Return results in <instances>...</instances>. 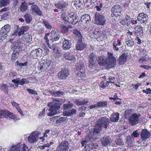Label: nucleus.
<instances>
[{
	"instance_id": "49",
	"label": "nucleus",
	"mask_w": 151,
	"mask_h": 151,
	"mask_svg": "<svg viewBox=\"0 0 151 151\" xmlns=\"http://www.w3.org/2000/svg\"><path fill=\"white\" fill-rule=\"evenodd\" d=\"M126 43L128 47H132L134 45V42L132 39L126 41Z\"/></svg>"
},
{
	"instance_id": "63",
	"label": "nucleus",
	"mask_w": 151,
	"mask_h": 151,
	"mask_svg": "<svg viewBox=\"0 0 151 151\" xmlns=\"http://www.w3.org/2000/svg\"><path fill=\"white\" fill-rule=\"evenodd\" d=\"M66 119V118L65 117H61L58 120L57 119L56 120V123H57V122H58V123H62L63 122L65 121Z\"/></svg>"
},
{
	"instance_id": "16",
	"label": "nucleus",
	"mask_w": 151,
	"mask_h": 151,
	"mask_svg": "<svg viewBox=\"0 0 151 151\" xmlns=\"http://www.w3.org/2000/svg\"><path fill=\"white\" fill-rule=\"evenodd\" d=\"M127 55L126 53H123L118 59V63L119 65H124L127 61Z\"/></svg>"
},
{
	"instance_id": "62",
	"label": "nucleus",
	"mask_w": 151,
	"mask_h": 151,
	"mask_svg": "<svg viewBox=\"0 0 151 151\" xmlns=\"http://www.w3.org/2000/svg\"><path fill=\"white\" fill-rule=\"evenodd\" d=\"M127 126L126 125L125 123H120L119 127L120 130H122L127 128Z\"/></svg>"
},
{
	"instance_id": "4",
	"label": "nucleus",
	"mask_w": 151,
	"mask_h": 151,
	"mask_svg": "<svg viewBox=\"0 0 151 151\" xmlns=\"http://www.w3.org/2000/svg\"><path fill=\"white\" fill-rule=\"evenodd\" d=\"M106 19L103 15L99 13H96L95 15V24L98 25L104 26L106 24Z\"/></svg>"
},
{
	"instance_id": "14",
	"label": "nucleus",
	"mask_w": 151,
	"mask_h": 151,
	"mask_svg": "<svg viewBox=\"0 0 151 151\" xmlns=\"http://www.w3.org/2000/svg\"><path fill=\"white\" fill-rule=\"evenodd\" d=\"M51 63L49 60H47L43 63H42L39 67V69L41 72H45L48 69Z\"/></svg>"
},
{
	"instance_id": "9",
	"label": "nucleus",
	"mask_w": 151,
	"mask_h": 151,
	"mask_svg": "<svg viewBox=\"0 0 151 151\" xmlns=\"http://www.w3.org/2000/svg\"><path fill=\"white\" fill-rule=\"evenodd\" d=\"M70 75L69 70L66 68H62L59 72L58 77L60 80H65Z\"/></svg>"
},
{
	"instance_id": "24",
	"label": "nucleus",
	"mask_w": 151,
	"mask_h": 151,
	"mask_svg": "<svg viewBox=\"0 0 151 151\" xmlns=\"http://www.w3.org/2000/svg\"><path fill=\"white\" fill-rule=\"evenodd\" d=\"M22 40L24 42H30L32 40V36L28 33L24 34L22 38Z\"/></svg>"
},
{
	"instance_id": "6",
	"label": "nucleus",
	"mask_w": 151,
	"mask_h": 151,
	"mask_svg": "<svg viewBox=\"0 0 151 151\" xmlns=\"http://www.w3.org/2000/svg\"><path fill=\"white\" fill-rule=\"evenodd\" d=\"M107 126V123H97L96 126L94 129L92 136L93 138L97 139L98 138L96 137L99 136V134L101 130V127L106 128Z\"/></svg>"
},
{
	"instance_id": "58",
	"label": "nucleus",
	"mask_w": 151,
	"mask_h": 151,
	"mask_svg": "<svg viewBox=\"0 0 151 151\" xmlns=\"http://www.w3.org/2000/svg\"><path fill=\"white\" fill-rule=\"evenodd\" d=\"M61 54L60 51L57 49L54 54V56L55 58H60L61 56Z\"/></svg>"
},
{
	"instance_id": "64",
	"label": "nucleus",
	"mask_w": 151,
	"mask_h": 151,
	"mask_svg": "<svg viewBox=\"0 0 151 151\" xmlns=\"http://www.w3.org/2000/svg\"><path fill=\"white\" fill-rule=\"evenodd\" d=\"M135 41L136 43L138 45H140L142 43V40L138 36L136 37L135 39Z\"/></svg>"
},
{
	"instance_id": "34",
	"label": "nucleus",
	"mask_w": 151,
	"mask_h": 151,
	"mask_svg": "<svg viewBox=\"0 0 151 151\" xmlns=\"http://www.w3.org/2000/svg\"><path fill=\"white\" fill-rule=\"evenodd\" d=\"M135 29L136 35L138 36L142 34L143 28L142 27L139 26H137L135 28Z\"/></svg>"
},
{
	"instance_id": "47",
	"label": "nucleus",
	"mask_w": 151,
	"mask_h": 151,
	"mask_svg": "<svg viewBox=\"0 0 151 151\" xmlns=\"http://www.w3.org/2000/svg\"><path fill=\"white\" fill-rule=\"evenodd\" d=\"M82 3L80 2L79 0L75 2L74 4V5L75 6L76 9H81L82 8Z\"/></svg>"
},
{
	"instance_id": "7",
	"label": "nucleus",
	"mask_w": 151,
	"mask_h": 151,
	"mask_svg": "<svg viewBox=\"0 0 151 151\" xmlns=\"http://www.w3.org/2000/svg\"><path fill=\"white\" fill-rule=\"evenodd\" d=\"M122 7L119 5H116L114 6L111 9V16L112 17L115 18L120 16H121Z\"/></svg>"
},
{
	"instance_id": "32",
	"label": "nucleus",
	"mask_w": 151,
	"mask_h": 151,
	"mask_svg": "<svg viewBox=\"0 0 151 151\" xmlns=\"http://www.w3.org/2000/svg\"><path fill=\"white\" fill-rule=\"evenodd\" d=\"M9 86L5 84H2L0 86V89L1 91L6 94H8L9 91Z\"/></svg>"
},
{
	"instance_id": "54",
	"label": "nucleus",
	"mask_w": 151,
	"mask_h": 151,
	"mask_svg": "<svg viewBox=\"0 0 151 151\" xmlns=\"http://www.w3.org/2000/svg\"><path fill=\"white\" fill-rule=\"evenodd\" d=\"M36 50L35 49L32 51L30 53V56L33 58H37V55Z\"/></svg>"
},
{
	"instance_id": "52",
	"label": "nucleus",
	"mask_w": 151,
	"mask_h": 151,
	"mask_svg": "<svg viewBox=\"0 0 151 151\" xmlns=\"http://www.w3.org/2000/svg\"><path fill=\"white\" fill-rule=\"evenodd\" d=\"M61 31L62 32L64 33H66L68 30V27L64 25H62L61 26Z\"/></svg>"
},
{
	"instance_id": "18",
	"label": "nucleus",
	"mask_w": 151,
	"mask_h": 151,
	"mask_svg": "<svg viewBox=\"0 0 151 151\" xmlns=\"http://www.w3.org/2000/svg\"><path fill=\"white\" fill-rule=\"evenodd\" d=\"M10 30V26L9 24L5 25L2 27L0 32V34L1 37L6 35L9 32Z\"/></svg>"
},
{
	"instance_id": "31",
	"label": "nucleus",
	"mask_w": 151,
	"mask_h": 151,
	"mask_svg": "<svg viewBox=\"0 0 151 151\" xmlns=\"http://www.w3.org/2000/svg\"><path fill=\"white\" fill-rule=\"evenodd\" d=\"M19 52L17 50V49H15L12 53L11 57V60L12 62L14 61L18 57Z\"/></svg>"
},
{
	"instance_id": "36",
	"label": "nucleus",
	"mask_w": 151,
	"mask_h": 151,
	"mask_svg": "<svg viewBox=\"0 0 151 151\" xmlns=\"http://www.w3.org/2000/svg\"><path fill=\"white\" fill-rule=\"evenodd\" d=\"M77 78L79 80L81 79L85 78L86 77V75L85 73V70H83V71H79L77 73Z\"/></svg>"
},
{
	"instance_id": "23",
	"label": "nucleus",
	"mask_w": 151,
	"mask_h": 151,
	"mask_svg": "<svg viewBox=\"0 0 151 151\" xmlns=\"http://www.w3.org/2000/svg\"><path fill=\"white\" fill-rule=\"evenodd\" d=\"M131 18L130 16L127 15L126 16L124 19H122L120 22L121 24L123 25H127L129 26L130 25V21H131Z\"/></svg>"
},
{
	"instance_id": "43",
	"label": "nucleus",
	"mask_w": 151,
	"mask_h": 151,
	"mask_svg": "<svg viewBox=\"0 0 151 151\" xmlns=\"http://www.w3.org/2000/svg\"><path fill=\"white\" fill-rule=\"evenodd\" d=\"M50 35V33H46L45 34L44 37V39L46 40V44L47 45L48 47L50 48H51V46L49 43V40L48 39V36H49Z\"/></svg>"
},
{
	"instance_id": "46",
	"label": "nucleus",
	"mask_w": 151,
	"mask_h": 151,
	"mask_svg": "<svg viewBox=\"0 0 151 151\" xmlns=\"http://www.w3.org/2000/svg\"><path fill=\"white\" fill-rule=\"evenodd\" d=\"M97 2V0H90V4H87L86 5V7L88 8V9H90L91 8H92L93 6V3L95 5H96V3Z\"/></svg>"
},
{
	"instance_id": "2",
	"label": "nucleus",
	"mask_w": 151,
	"mask_h": 151,
	"mask_svg": "<svg viewBox=\"0 0 151 151\" xmlns=\"http://www.w3.org/2000/svg\"><path fill=\"white\" fill-rule=\"evenodd\" d=\"M48 106L49 107V109H47L46 111L48 110L49 112L47 113V115L49 116H52L56 114L57 113V111L60 108L59 105V101L57 102L54 101L49 103Z\"/></svg>"
},
{
	"instance_id": "48",
	"label": "nucleus",
	"mask_w": 151,
	"mask_h": 151,
	"mask_svg": "<svg viewBox=\"0 0 151 151\" xmlns=\"http://www.w3.org/2000/svg\"><path fill=\"white\" fill-rule=\"evenodd\" d=\"M88 103V101L82 100V101H78L76 102V104L78 106L85 105Z\"/></svg>"
},
{
	"instance_id": "20",
	"label": "nucleus",
	"mask_w": 151,
	"mask_h": 151,
	"mask_svg": "<svg viewBox=\"0 0 151 151\" xmlns=\"http://www.w3.org/2000/svg\"><path fill=\"white\" fill-rule=\"evenodd\" d=\"M140 116L139 114H137L136 113H133L129 117V120L130 123H138L139 117Z\"/></svg>"
},
{
	"instance_id": "57",
	"label": "nucleus",
	"mask_w": 151,
	"mask_h": 151,
	"mask_svg": "<svg viewBox=\"0 0 151 151\" xmlns=\"http://www.w3.org/2000/svg\"><path fill=\"white\" fill-rule=\"evenodd\" d=\"M45 108H44L42 111L40 112L39 115L38 117L41 119L44 117L45 115Z\"/></svg>"
},
{
	"instance_id": "12",
	"label": "nucleus",
	"mask_w": 151,
	"mask_h": 151,
	"mask_svg": "<svg viewBox=\"0 0 151 151\" xmlns=\"http://www.w3.org/2000/svg\"><path fill=\"white\" fill-rule=\"evenodd\" d=\"M89 67L91 69L95 68L96 66V55L93 53H91L88 56Z\"/></svg>"
},
{
	"instance_id": "10",
	"label": "nucleus",
	"mask_w": 151,
	"mask_h": 151,
	"mask_svg": "<svg viewBox=\"0 0 151 151\" xmlns=\"http://www.w3.org/2000/svg\"><path fill=\"white\" fill-rule=\"evenodd\" d=\"M39 134L37 131L32 132L27 137L28 141L30 143H34L38 140Z\"/></svg>"
},
{
	"instance_id": "59",
	"label": "nucleus",
	"mask_w": 151,
	"mask_h": 151,
	"mask_svg": "<svg viewBox=\"0 0 151 151\" xmlns=\"http://www.w3.org/2000/svg\"><path fill=\"white\" fill-rule=\"evenodd\" d=\"M64 93L63 92L56 91L54 95L55 96H59L60 95H63Z\"/></svg>"
},
{
	"instance_id": "26",
	"label": "nucleus",
	"mask_w": 151,
	"mask_h": 151,
	"mask_svg": "<svg viewBox=\"0 0 151 151\" xmlns=\"http://www.w3.org/2000/svg\"><path fill=\"white\" fill-rule=\"evenodd\" d=\"M67 4L66 2L64 1H60L58 3L55 4V6L58 9H62V11H64V9L66 7Z\"/></svg>"
},
{
	"instance_id": "40",
	"label": "nucleus",
	"mask_w": 151,
	"mask_h": 151,
	"mask_svg": "<svg viewBox=\"0 0 151 151\" xmlns=\"http://www.w3.org/2000/svg\"><path fill=\"white\" fill-rule=\"evenodd\" d=\"M10 0H0V7L6 6L9 3Z\"/></svg>"
},
{
	"instance_id": "30",
	"label": "nucleus",
	"mask_w": 151,
	"mask_h": 151,
	"mask_svg": "<svg viewBox=\"0 0 151 151\" xmlns=\"http://www.w3.org/2000/svg\"><path fill=\"white\" fill-rule=\"evenodd\" d=\"M121 42L119 40H118L116 42L115 41H113V50L116 51L119 50V49L117 47V46H120L121 45Z\"/></svg>"
},
{
	"instance_id": "35",
	"label": "nucleus",
	"mask_w": 151,
	"mask_h": 151,
	"mask_svg": "<svg viewBox=\"0 0 151 151\" xmlns=\"http://www.w3.org/2000/svg\"><path fill=\"white\" fill-rule=\"evenodd\" d=\"M50 40L52 42L56 41L59 40L60 38V35L57 33H55L53 34H51Z\"/></svg>"
},
{
	"instance_id": "60",
	"label": "nucleus",
	"mask_w": 151,
	"mask_h": 151,
	"mask_svg": "<svg viewBox=\"0 0 151 151\" xmlns=\"http://www.w3.org/2000/svg\"><path fill=\"white\" fill-rule=\"evenodd\" d=\"M21 30H22L24 33L28 31L29 29V27L27 26H24L20 28Z\"/></svg>"
},
{
	"instance_id": "37",
	"label": "nucleus",
	"mask_w": 151,
	"mask_h": 151,
	"mask_svg": "<svg viewBox=\"0 0 151 151\" xmlns=\"http://www.w3.org/2000/svg\"><path fill=\"white\" fill-rule=\"evenodd\" d=\"M20 8V11L22 12H24L26 11L28 8L27 3L25 1L22 2L21 4Z\"/></svg>"
},
{
	"instance_id": "45",
	"label": "nucleus",
	"mask_w": 151,
	"mask_h": 151,
	"mask_svg": "<svg viewBox=\"0 0 151 151\" xmlns=\"http://www.w3.org/2000/svg\"><path fill=\"white\" fill-rule=\"evenodd\" d=\"M76 70L78 71H83V70H85V67L83 64L82 63H80L78 64L76 66Z\"/></svg>"
},
{
	"instance_id": "33",
	"label": "nucleus",
	"mask_w": 151,
	"mask_h": 151,
	"mask_svg": "<svg viewBox=\"0 0 151 151\" xmlns=\"http://www.w3.org/2000/svg\"><path fill=\"white\" fill-rule=\"evenodd\" d=\"M24 18L27 23H29L32 21V17L29 13H27L24 15Z\"/></svg>"
},
{
	"instance_id": "44",
	"label": "nucleus",
	"mask_w": 151,
	"mask_h": 151,
	"mask_svg": "<svg viewBox=\"0 0 151 151\" xmlns=\"http://www.w3.org/2000/svg\"><path fill=\"white\" fill-rule=\"evenodd\" d=\"M109 84V82L108 81H106V82L105 81H102L99 85V86L102 88L104 89L106 87L108 86Z\"/></svg>"
},
{
	"instance_id": "17",
	"label": "nucleus",
	"mask_w": 151,
	"mask_h": 151,
	"mask_svg": "<svg viewBox=\"0 0 151 151\" xmlns=\"http://www.w3.org/2000/svg\"><path fill=\"white\" fill-rule=\"evenodd\" d=\"M68 22L70 24L75 25L78 22L77 19L74 14L71 15L70 14H68L67 15Z\"/></svg>"
},
{
	"instance_id": "1",
	"label": "nucleus",
	"mask_w": 151,
	"mask_h": 151,
	"mask_svg": "<svg viewBox=\"0 0 151 151\" xmlns=\"http://www.w3.org/2000/svg\"><path fill=\"white\" fill-rule=\"evenodd\" d=\"M98 65L100 66H105L108 68L115 67L116 63V60L111 53L108 52L107 58L104 55L99 56L97 59Z\"/></svg>"
},
{
	"instance_id": "29",
	"label": "nucleus",
	"mask_w": 151,
	"mask_h": 151,
	"mask_svg": "<svg viewBox=\"0 0 151 151\" xmlns=\"http://www.w3.org/2000/svg\"><path fill=\"white\" fill-rule=\"evenodd\" d=\"M77 111L75 109H72L70 110L64 111L63 114L64 116H69L76 114Z\"/></svg>"
},
{
	"instance_id": "8",
	"label": "nucleus",
	"mask_w": 151,
	"mask_h": 151,
	"mask_svg": "<svg viewBox=\"0 0 151 151\" xmlns=\"http://www.w3.org/2000/svg\"><path fill=\"white\" fill-rule=\"evenodd\" d=\"M69 148V144L67 141H63L57 146V151H68Z\"/></svg>"
},
{
	"instance_id": "41",
	"label": "nucleus",
	"mask_w": 151,
	"mask_h": 151,
	"mask_svg": "<svg viewBox=\"0 0 151 151\" xmlns=\"http://www.w3.org/2000/svg\"><path fill=\"white\" fill-rule=\"evenodd\" d=\"M109 119L106 117H102L98 120L97 123H109Z\"/></svg>"
},
{
	"instance_id": "15",
	"label": "nucleus",
	"mask_w": 151,
	"mask_h": 151,
	"mask_svg": "<svg viewBox=\"0 0 151 151\" xmlns=\"http://www.w3.org/2000/svg\"><path fill=\"white\" fill-rule=\"evenodd\" d=\"M140 136L142 141H145L151 136L150 132L146 129H143L141 132Z\"/></svg>"
},
{
	"instance_id": "11",
	"label": "nucleus",
	"mask_w": 151,
	"mask_h": 151,
	"mask_svg": "<svg viewBox=\"0 0 151 151\" xmlns=\"http://www.w3.org/2000/svg\"><path fill=\"white\" fill-rule=\"evenodd\" d=\"M148 17L143 12L139 13L137 16V20L141 24H146L147 22Z\"/></svg>"
},
{
	"instance_id": "25",
	"label": "nucleus",
	"mask_w": 151,
	"mask_h": 151,
	"mask_svg": "<svg viewBox=\"0 0 151 151\" xmlns=\"http://www.w3.org/2000/svg\"><path fill=\"white\" fill-rule=\"evenodd\" d=\"M119 114L118 113H113L111 115L110 119L113 122H117L119 119Z\"/></svg>"
},
{
	"instance_id": "61",
	"label": "nucleus",
	"mask_w": 151,
	"mask_h": 151,
	"mask_svg": "<svg viewBox=\"0 0 151 151\" xmlns=\"http://www.w3.org/2000/svg\"><path fill=\"white\" fill-rule=\"evenodd\" d=\"M19 80H20L19 78H17L16 79L12 80V82L14 83L15 85H16V87H17V86L19 85L18 83L19 82Z\"/></svg>"
},
{
	"instance_id": "39",
	"label": "nucleus",
	"mask_w": 151,
	"mask_h": 151,
	"mask_svg": "<svg viewBox=\"0 0 151 151\" xmlns=\"http://www.w3.org/2000/svg\"><path fill=\"white\" fill-rule=\"evenodd\" d=\"M21 144L18 143L17 145L10 147L9 151H20Z\"/></svg>"
},
{
	"instance_id": "42",
	"label": "nucleus",
	"mask_w": 151,
	"mask_h": 151,
	"mask_svg": "<svg viewBox=\"0 0 151 151\" xmlns=\"http://www.w3.org/2000/svg\"><path fill=\"white\" fill-rule=\"evenodd\" d=\"M73 106V104H65L63 105V108L64 110H67L70 109Z\"/></svg>"
},
{
	"instance_id": "19",
	"label": "nucleus",
	"mask_w": 151,
	"mask_h": 151,
	"mask_svg": "<svg viewBox=\"0 0 151 151\" xmlns=\"http://www.w3.org/2000/svg\"><path fill=\"white\" fill-rule=\"evenodd\" d=\"M31 10L33 14L35 13L36 15L40 16L42 15V12L40 10L38 6L36 4H35L32 6Z\"/></svg>"
},
{
	"instance_id": "3",
	"label": "nucleus",
	"mask_w": 151,
	"mask_h": 151,
	"mask_svg": "<svg viewBox=\"0 0 151 151\" xmlns=\"http://www.w3.org/2000/svg\"><path fill=\"white\" fill-rule=\"evenodd\" d=\"M5 117L9 118L14 120L15 121H16L20 119L15 114L10 112L7 110H5L4 111L0 110V118H1Z\"/></svg>"
},
{
	"instance_id": "27",
	"label": "nucleus",
	"mask_w": 151,
	"mask_h": 151,
	"mask_svg": "<svg viewBox=\"0 0 151 151\" xmlns=\"http://www.w3.org/2000/svg\"><path fill=\"white\" fill-rule=\"evenodd\" d=\"M73 33L75 35V37L78 40H81L83 39V36L79 30L77 29H74Z\"/></svg>"
},
{
	"instance_id": "22",
	"label": "nucleus",
	"mask_w": 151,
	"mask_h": 151,
	"mask_svg": "<svg viewBox=\"0 0 151 151\" xmlns=\"http://www.w3.org/2000/svg\"><path fill=\"white\" fill-rule=\"evenodd\" d=\"M72 43L70 40L64 39L63 42V48L64 50L69 49L71 47Z\"/></svg>"
},
{
	"instance_id": "55",
	"label": "nucleus",
	"mask_w": 151,
	"mask_h": 151,
	"mask_svg": "<svg viewBox=\"0 0 151 151\" xmlns=\"http://www.w3.org/2000/svg\"><path fill=\"white\" fill-rule=\"evenodd\" d=\"M27 91L29 93L37 95V92L34 90L28 88L27 90Z\"/></svg>"
},
{
	"instance_id": "21",
	"label": "nucleus",
	"mask_w": 151,
	"mask_h": 151,
	"mask_svg": "<svg viewBox=\"0 0 151 151\" xmlns=\"http://www.w3.org/2000/svg\"><path fill=\"white\" fill-rule=\"evenodd\" d=\"M86 44L83 42L82 39L81 40H78L76 47L78 50H82L86 47Z\"/></svg>"
},
{
	"instance_id": "13",
	"label": "nucleus",
	"mask_w": 151,
	"mask_h": 151,
	"mask_svg": "<svg viewBox=\"0 0 151 151\" xmlns=\"http://www.w3.org/2000/svg\"><path fill=\"white\" fill-rule=\"evenodd\" d=\"M63 58L66 60L73 62H75L76 61V58L72 52H65L63 55Z\"/></svg>"
},
{
	"instance_id": "51",
	"label": "nucleus",
	"mask_w": 151,
	"mask_h": 151,
	"mask_svg": "<svg viewBox=\"0 0 151 151\" xmlns=\"http://www.w3.org/2000/svg\"><path fill=\"white\" fill-rule=\"evenodd\" d=\"M132 109H126L124 112V116L126 118H127L130 114L132 112Z\"/></svg>"
},
{
	"instance_id": "50",
	"label": "nucleus",
	"mask_w": 151,
	"mask_h": 151,
	"mask_svg": "<svg viewBox=\"0 0 151 151\" xmlns=\"http://www.w3.org/2000/svg\"><path fill=\"white\" fill-rule=\"evenodd\" d=\"M43 24H44L45 26L47 29H50L52 28V26L46 20L43 21Z\"/></svg>"
},
{
	"instance_id": "56",
	"label": "nucleus",
	"mask_w": 151,
	"mask_h": 151,
	"mask_svg": "<svg viewBox=\"0 0 151 151\" xmlns=\"http://www.w3.org/2000/svg\"><path fill=\"white\" fill-rule=\"evenodd\" d=\"M35 49L36 50V51L37 52L36 55H37V57L41 56L42 53V50L40 48Z\"/></svg>"
},
{
	"instance_id": "5",
	"label": "nucleus",
	"mask_w": 151,
	"mask_h": 151,
	"mask_svg": "<svg viewBox=\"0 0 151 151\" xmlns=\"http://www.w3.org/2000/svg\"><path fill=\"white\" fill-rule=\"evenodd\" d=\"M91 21L90 16L85 14L82 16L79 22L80 25L82 28L86 29L88 27V24Z\"/></svg>"
},
{
	"instance_id": "28",
	"label": "nucleus",
	"mask_w": 151,
	"mask_h": 151,
	"mask_svg": "<svg viewBox=\"0 0 151 151\" xmlns=\"http://www.w3.org/2000/svg\"><path fill=\"white\" fill-rule=\"evenodd\" d=\"M111 139L109 137L105 136L101 140V143L102 145L106 146L109 145Z\"/></svg>"
},
{
	"instance_id": "53",
	"label": "nucleus",
	"mask_w": 151,
	"mask_h": 151,
	"mask_svg": "<svg viewBox=\"0 0 151 151\" xmlns=\"http://www.w3.org/2000/svg\"><path fill=\"white\" fill-rule=\"evenodd\" d=\"M116 144L118 145H124V143L122 139L119 138H117L115 140Z\"/></svg>"
},
{
	"instance_id": "38",
	"label": "nucleus",
	"mask_w": 151,
	"mask_h": 151,
	"mask_svg": "<svg viewBox=\"0 0 151 151\" xmlns=\"http://www.w3.org/2000/svg\"><path fill=\"white\" fill-rule=\"evenodd\" d=\"M97 107H104L105 108L107 106V102L106 101H99L97 103Z\"/></svg>"
}]
</instances>
